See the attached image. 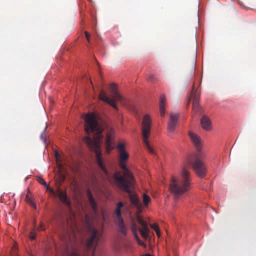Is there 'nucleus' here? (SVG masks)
<instances>
[{
  "label": "nucleus",
  "instance_id": "obj_11",
  "mask_svg": "<svg viewBox=\"0 0 256 256\" xmlns=\"http://www.w3.org/2000/svg\"><path fill=\"white\" fill-rule=\"evenodd\" d=\"M86 195H87L88 198V201L90 203L91 208L92 210L94 213L95 214H98V205L93 197V196H92V194L91 191L89 189H87L86 190Z\"/></svg>",
  "mask_w": 256,
  "mask_h": 256
},
{
  "label": "nucleus",
  "instance_id": "obj_19",
  "mask_svg": "<svg viewBox=\"0 0 256 256\" xmlns=\"http://www.w3.org/2000/svg\"><path fill=\"white\" fill-rule=\"evenodd\" d=\"M119 155H120L119 161L126 162L128 160V156H129L128 153L125 150H122L120 151Z\"/></svg>",
  "mask_w": 256,
  "mask_h": 256
},
{
  "label": "nucleus",
  "instance_id": "obj_17",
  "mask_svg": "<svg viewBox=\"0 0 256 256\" xmlns=\"http://www.w3.org/2000/svg\"><path fill=\"white\" fill-rule=\"evenodd\" d=\"M106 149L107 152H110L113 148L112 146V137L110 135H108L105 140Z\"/></svg>",
  "mask_w": 256,
  "mask_h": 256
},
{
  "label": "nucleus",
  "instance_id": "obj_24",
  "mask_svg": "<svg viewBox=\"0 0 256 256\" xmlns=\"http://www.w3.org/2000/svg\"><path fill=\"white\" fill-rule=\"evenodd\" d=\"M106 103L109 104L110 106H111L112 108H114L116 110H118V108L114 102V100L110 99L109 101L108 102Z\"/></svg>",
  "mask_w": 256,
  "mask_h": 256
},
{
  "label": "nucleus",
  "instance_id": "obj_5",
  "mask_svg": "<svg viewBox=\"0 0 256 256\" xmlns=\"http://www.w3.org/2000/svg\"><path fill=\"white\" fill-rule=\"evenodd\" d=\"M151 126V118L148 114H145L143 118L142 128L143 142L149 152L152 154H156L154 150L150 146L148 140V138L150 134Z\"/></svg>",
  "mask_w": 256,
  "mask_h": 256
},
{
  "label": "nucleus",
  "instance_id": "obj_38",
  "mask_svg": "<svg viewBox=\"0 0 256 256\" xmlns=\"http://www.w3.org/2000/svg\"><path fill=\"white\" fill-rule=\"evenodd\" d=\"M28 198V194H26V198Z\"/></svg>",
  "mask_w": 256,
  "mask_h": 256
},
{
  "label": "nucleus",
  "instance_id": "obj_30",
  "mask_svg": "<svg viewBox=\"0 0 256 256\" xmlns=\"http://www.w3.org/2000/svg\"><path fill=\"white\" fill-rule=\"evenodd\" d=\"M84 33H85V35H86L87 40L88 41H90V34L87 32H85Z\"/></svg>",
  "mask_w": 256,
  "mask_h": 256
},
{
  "label": "nucleus",
  "instance_id": "obj_18",
  "mask_svg": "<svg viewBox=\"0 0 256 256\" xmlns=\"http://www.w3.org/2000/svg\"><path fill=\"white\" fill-rule=\"evenodd\" d=\"M142 230H140V234L144 238H146L148 236V234L149 232V230L146 224L144 222H142Z\"/></svg>",
  "mask_w": 256,
  "mask_h": 256
},
{
  "label": "nucleus",
  "instance_id": "obj_9",
  "mask_svg": "<svg viewBox=\"0 0 256 256\" xmlns=\"http://www.w3.org/2000/svg\"><path fill=\"white\" fill-rule=\"evenodd\" d=\"M178 115L177 114H172L168 124V129L170 132H174L178 124Z\"/></svg>",
  "mask_w": 256,
  "mask_h": 256
},
{
  "label": "nucleus",
  "instance_id": "obj_10",
  "mask_svg": "<svg viewBox=\"0 0 256 256\" xmlns=\"http://www.w3.org/2000/svg\"><path fill=\"white\" fill-rule=\"evenodd\" d=\"M188 135L192 142L196 150V152L202 151L201 150L202 143L200 138L197 134L190 131L188 132Z\"/></svg>",
  "mask_w": 256,
  "mask_h": 256
},
{
  "label": "nucleus",
  "instance_id": "obj_7",
  "mask_svg": "<svg viewBox=\"0 0 256 256\" xmlns=\"http://www.w3.org/2000/svg\"><path fill=\"white\" fill-rule=\"evenodd\" d=\"M115 213L117 218L115 223L118 226V231L123 236H126L127 235V228L122 216L121 209L116 208Z\"/></svg>",
  "mask_w": 256,
  "mask_h": 256
},
{
  "label": "nucleus",
  "instance_id": "obj_8",
  "mask_svg": "<svg viewBox=\"0 0 256 256\" xmlns=\"http://www.w3.org/2000/svg\"><path fill=\"white\" fill-rule=\"evenodd\" d=\"M50 190L53 196H58L63 204L68 207L70 206L71 202L68 198L66 191L62 190L60 188H58L56 192L52 188H50Z\"/></svg>",
  "mask_w": 256,
  "mask_h": 256
},
{
  "label": "nucleus",
  "instance_id": "obj_25",
  "mask_svg": "<svg viewBox=\"0 0 256 256\" xmlns=\"http://www.w3.org/2000/svg\"><path fill=\"white\" fill-rule=\"evenodd\" d=\"M151 227L156 231L157 235L159 236H160V232L158 230V226L156 224H154L151 226Z\"/></svg>",
  "mask_w": 256,
  "mask_h": 256
},
{
  "label": "nucleus",
  "instance_id": "obj_16",
  "mask_svg": "<svg viewBox=\"0 0 256 256\" xmlns=\"http://www.w3.org/2000/svg\"><path fill=\"white\" fill-rule=\"evenodd\" d=\"M166 100L165 96H162L160 98V116H164L165 114L164 106L166 104Z\"/></svg>",
  "mask_w": 256,
  "mask_h": 256
},
{
  "label": "nucleus",
  "instance_id": "obj_34",
  "mask_svg": "<svg viewBox=\"0 0 256 256\" xmlns=\"http://www.w3.org/2000/svg\"><path fill=\"white\" fill-rule=\"evenodd\" d=\"M31 203H32V206L34 208H36V205L32 202Z\"/></svg>",
  "mask_w": 256,
  "mask_h": 256
},
{
  "label": "nucleus",
  "instance_id": "obj_26",
  "mask_svg": "<svg viewBox=\"0 0 256 256\" xmlns=\"http://www.w3.org/2000/svg\"><path fill=\"white\" fill-rule=\"evenodd\" d=\"M118 148L120 149V151L125 150L124 148V145L123 144L120 143L118 144Z\"/></svg>",
  "mask_w": 256,
  "mask_h": 256
},
{
  "label": "nucleus",
  "instance_id": "obj_33",
  "mask_svg": "<svg viewBox=\"0 0 256 256\" xmlns=\"http://www.w3.org/2000/svg\"><path fill=\"white\" fill-rule=\"evenodd\" d=\"M140 244L142 245V246H143L144 245V243L143 242H142L140 240V241H139L138 242Z\"/></svg>",
  "mask_w": 256,
  "mask_h": 256
},
{
  "label": "nucleus",
  "instance_id": "obj_27",
  "mask_svg": "<svg viewBox=\"0 0 256 256\" xmlns=\"http://www.w3.org/2000/svg\"><path fill=\"white\" fill-rule=\"evenodd\" d=\"M38 229L40 231H44L45 230L46 228L44 227V226L43 224H41L38 228Z\"/></svg>",
  "mask_w": 256,
  "mask_h": 256
},
{
  "label": "nucleus",
  "instance_id": "obj_39",
  "mask_svg": "<svg viewBox=\"0 0 256 256\" xmlns=\"http://www.w3.org/2000/svg\"><path fill=\"white\" fill-rule=\"evenodd\" d=\"M192 88H193L192 90L194 91V86H193Z\"/></svg>",
  "mask_w": 256,
  "mask_h": 256
},
{
  "label": "nucleus",
  "instance_id": "obj_3",
  "mask_svg": "<svg viewBox=\"0 0 256 256\" xmlns=\"http://www.w3.org/2000/svg\"><path fill=\"white\" fill-rule=\"evenodd\" d=\"M114 178L118 187L122 191L126 192L129 194V198L131 202L134 205H138V197L136 194H132L130 190V187L132 184V181L131 182L124 176H122L119 172H116L114 173Z\"/></svg>",
  "mask_w": 256,
  "mask_h": 256
},
{
  "label": "nucleus",
  "instance_id": "obj_14",
  "mask_svg": "<svg viewBox=\"0 0 256 256\" xmlns=\"http://www.w3.org/2000/svg\"><path fill=\"white\" fill-rule=\"evenodd\" d=\"M113 98L115 100H122V97L117 90L116 86L114 84H112L110 86Z\"/></svg>",
  "mask_w": 256,
  "mask_h": 256
},
{
  "label": "nucleus",
  "instance_id": "obj_28",
  "mask_svg": "<svg viewBox=\"0 0 256 256\" xmlns=\"http://www.w3.org/2000/svg\"><path fill=\"white\" fill-rule=\"evenodd\" d=\"M123 206H124V204L122 202H118L117 204L116 208L121 209V208Z\"/></svg>",
  "mask_w": 256,
  "mask_h": 256
},
{
  "label": "nucleus",
  "instance_id": "obj_12",
  "mask_svg": "<svg viewBox=\"0 0 256 256\" xmlns=\"http://www.w3.org/2000/svg\"><path fill=\"white\" fill-rule=\"evenodd\" d=\"M125 162V161H119L120 166L124 171L123 176L126 179L130 180L131 182H132L134 180L133 175L128 168ZM121 176H122V175Z\"/></svg>",
  "mask_w": 256,
  "mask_h": 256
},
{
  "label": "nucleus",
  "instance_id": "obj_21",
  "mask_svg": "<svg viewBox=\"0 0 256 256\" xmlns=\"http://www.w3.org/2000/svg\"><path fill=\"white\" fill-rule=\"evenodd\" d=\"M47 128H48V126H46L44 130L41 133L40 136V139L43 141L44 143L45 144L46 142V132L47 129Z\"/></svg>",
  "mask_w": 256,
  "mask_h": 256
},
{
  "label": "nucleus",
  "instance_id": "obj_1",
  "mask_svg": "<svg viewBox=\"0 0 256 256\" xmlns=\"http://www.w3.org/2000/svg\"><path fill=\"white\" fill-rule=\"evenodd\" d=\"M84 120L86 132L88 134L91 133L94 134L95 135L94 138L96 140H93L90 136H86L83 138V141L92 151L95 152L96 160L98 167L102 172L106 178L110 180V174L106 169L101 156L102 152L99 144V140L102 138L103 128L98 124L97 116L94 114L89 113L86 114Z\"/></svg>",
  "mask_w": 256,
  "mask_h": 256
},
{
  "label": "nucleus",
  "instance_id": "obj_23",
  "mask_svg": "<svg viewBox=\"0 0 256 256\" xmlns=\"http://www.w3.org/2000/svg\"><path fill=\"white\" fill-rule=\"evenodd\" d=\"M38 181L40 184L43 185L45 187H46L47 188H48V185L47 184L46 182H45L44 179L42 178L39 177Z\"/></svg>",
  "mask_w": 256,
  "mask_h": 256
},
{
  "label": "nucleus",
  "instance_id": "obj_20",
  "mask_svg": "<svg viewBox=\"0 0 256 256\" xmlns=\"http://www.w3.org/2000/svg\"><path fill=\"white\" fill-rule=\"evenodd\" d=\"M99 98L100 100L107 102L109 101V100L110 99L108 97L106 96V92L103 90H101L100 92V94L99 95Z\"/></svg>",
  "mask_w": 256,
  "mask_h": 256
},
{
  "label": "nucleus",
  "instance_id": "obj_29",
  "mask_svg": "<svg viewBox=\"0 0 256 256\" xmlns=\"http://www.w3.org/2000/svg\"><path fill=\"white\" fill-rule=\"evenodd\" d=\"M133 232H134V238L136 239V241L138 242L140 241V239L139 238H138V234H136V232H134V231H133Z\"/></svg>",
  "mask_w": 256,
  "mask_h": 256
},
{
  "label": "nucleus",
  "instance_id": "obj_31",
  "mask_svg": "<svg viewBox=\"0 0 256 256\" xmlns=\"http://www.w3.org/2000/svg\"><path fill=\"white\" fill-rule=\"evenodd\" d=\"M36 234H34L33 232H32L31 236L30 237V239L32 240H34L36 238Z\"/></svg>",
  "mask_w": 256,
  "mask_h": 256
},
{
  "label": "nucleus",
  "instance_id": "obj_22",
  "mask_svg": "<svg viewBox=\"0 0 256 256\" xmlns=\"http://www.w3.org/2000/svg\"><path fill=\"white\" fill-rule=\"evenodd\" d=\"M150 200V197L146 194H143V202L145 206H147Z\"/></svg>",
  "mask_w": 256,
  "mask_h": 256
},
{
  "label": "nucleus",
  "instance_id": "obj_32",
  "mask_svg": "<svg viewBox=\"0 0 256 256\" xmlns=\"http://www.w3.org/2000/svg\"><path fill=\"white\" fill-rule=\"evenodd\" d=\"M55 154H56V160H58V152H56Z\"/></svg>",
  "mask_w": 256,
  "mask_h": 256
},
{
  "label": "nucleus",
  "instance_id": "obj_13",
  "mask_svg": "<svg viewBox=\"0 0 256 256\" xmlns=\"http://www.w3.org/2000/svg\"><path fill=\"white\" fill-rule=\"evenodd\" d=\"M200 124L204 130L208 131L212 128V123L210 118L206 115L202 116L200 119Z\"/></svg>",
  "mask_w": 256,
  "mask_h": 256
},
{
  "label": "nucleus",
  "instance_id": "obj_36",
  "mask_svg": "<svg viewBox=\"0 0 256 256\" xmlns=\"http://www.w3.org/2000/svg\"><path fill=\"white\" fill-rule=\"evenodd\" d=\"M154 76H150V78L152 80H154Z\"/></svg>",
  "mask_w": 256,
  "mask_h": 256
},
{
  "label": "nucleus",
  "instance_id": "obj_6",
  "mask_svg": "<svg viewBox=\"0 0 256 256\" xmlns=\"http://www.w3.org/2000/svg\"><path fill=\"white\" fill-rule=\"evenodd\" d=\"M89 231L92 233V234L90 238L86 242V247L88 250L92 249L93 252H94L98 244V242L96 240L98 232L96 229L91 226L89 227Z\"/></svg>",
  "mask_w": 256,
  "mask_h": 256
},
{
  "label": "nucleus",
  "instance_id": "obj_2",
  "mask_svg": "<svg viewBox=\"0 0 256 256\" xmlns=\"http://www.w3.org/2000/svg\"><path fill=\"white\" fill-rule=\"evenodd\" d=\"M190 172L188 170L184 168L178 179L172 178L170 188L175 198H178L180 195L188 190L190 188Z\"/></svg>",
  "mask_w": 256,
  "mask_h": 256
},
{
  "label": "nucleus",
  "instance_id": "obj_35",
  "mask_svg": "<svg viewBox=\"0 0 256 256\" xmlns=\"http://www.w3.org/2000/svg\"><path fill=\"white\" fill-rule=\"evenodd\" d=\"M145 256H152L150 254H145Z\"/></svg>",
  "mask_w": 256,
  "mask_h": 256
},
{
  "label": "nucleus",
  "instance_id": "obj_4",
  "mask_svg": "<svg viewBox=\"0 0 256 256\" xmlns=\"http://www.w3.org/2000/svg\"><path fill=\"white\" fill-rule=\"evenodd\" d=\"M206 156L204 152L198 151L188 160L189 165L192 166L196 174L200 178H204L206 172V168L203 162Z\"/></svg>",
  "mask_w": 256,
  "mask_h": 256
},
{
  "label": "nucleus",
  "instance_id": "obj_37",
  "mask_svg": "<svg viewBox=\"0 0 256 256\" xmlns=\"http://www.w3.org/2000/svg\"><path fill=\"white\" fill-rule=\"evenodd\" d=\"M88 216H86V222H87V221H88Z\"/></svg>",
  "mask_w": 256,
  "mask_h": 256
},
{
  "label": "nucleus",
  "instance_id": "obj_15",
  "mask_svg": "<svg viewBox=\"0 0 256 256\" xmlns=\"http://www.w3.org/2000/svg\"><path fill=\"white\" fill-rule=\"evenodd\" d=\"M193 95L194 100L192 108L194 110H195L196 112H198L200 109V106L198 102L200 94L198 92H196L194 94H193Z\"/></svg>",
  "mask_w": 256,
  "mask_h": 256
}]
</instances>
